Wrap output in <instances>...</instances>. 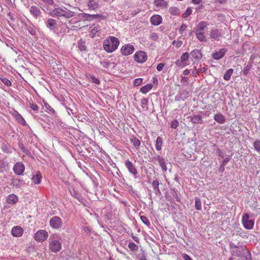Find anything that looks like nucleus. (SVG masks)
Here are the masks:
<instances>
[{
  "mask_svg": "<svg viewBox=\"0 0 260 260\" xmlns=\"http://www.w3.org/2000/svg\"><path fill=\"white\" fill-rule=\"evenodd\" d=\"M125 166L131 174H133L135 177L137 176L138 171L132 162L127 159L125 161Z\"/></svg>",
  "mask_w": 260,
  "mask_h": 260,
  "instance_id": "obj_10",
  "label": "nucleus"
},
{
  "mask_svg": "<svg viewBox=\"0 0 260 260\" xmlns=\"http://www.w3.org/2000/svg\"><path fill=\"white\" fill-rule=\"evenodd\" d=\"M5 162L3 160H0V171L5 168Z\"/></svg>",
  "mask_w": 260,
  "mask_h": 260,
  "instance_id": "obj_57",
  "label": "nucleus"
},
{
  "mask_svg": "<svg viewBox=\"0 0 260 260\" xmlns=\"http://www.w3.org/2000/svg\"><path fill=\"white\" fill-rule=\"evenodd\" d=\"M24 183L23 180L17 178H13L11 181V185L17 188H20Z\"/></svg>",
  "mask_w": 260,
  "mask_h": 260,
  "instance_id": "obj_21",
  "label": "nucleus"
},
{
  "mask_svg": "<svg viewBox=\"0 0 260 260\" xmlns=\"http://www.w3.org/2000/svg\"><path fill=\"white\" fill-rule=\"evenodd\" d=\"M29 12L30 14L36 19L42 17V12L40 8L36 6H32L29 8Z\"/></svg>",
  "mask_w": 260,
  "mask_h": 260,
  "instance_id": "obj_8",
  "label": "nucleus"
},
{
  "mask_svg": "<svg viewBox=\"0 0 260 260\" xmlns=\"http://www.w3.org/2000/svg\"><path fill=\"white\" fill-rule=\"evenodd\" d=\"M134 50V47L132 45L127 44L122 47L121 52L123 55L126 56L132 54Z\"/></svg>",
  "mask_w": 260,
  "mask_h": 260,
  "instance_id": "obj_11",
  "label": "nucleus"
},
{
  "mask_svg": "<svg viewBox=\"0 0 260 260\" xmlns=\"http://www.w3.org/2000/svg\"><path fill=\"white\" fill-rule=\"evenodd\" d=\"M49 14L52 17H63L69 19L75 16V12L67 9L66 7H56L50 10Z\"/></svg>",
  "mask_w": 260,
  "mask_h": 260,
  "instance_id": "obj_1",
  "label": "nucleus"
},
{
  "mask_svg": "<svg viewBox=\"0 0 260 260\" xmlns=\"http://www.w3.org/2000/svg\"><path fill=\"white\" fill-rule=\"evenodd\" d=\"M153 159L157 161L160 167L166 164L165 159L159 155H157L154 156Z\"/></svg>",
  "mask_w": 260,
  "mask_h": 260,
  "instance_id": "obj_32",
  "label": "nucleus"
},
{
  "mask_svg": "<svg viewBox=\"0 0 260 260\" xmlns=\"http://www.w3.org/2000/svg\"><path fill=\"white\" fill-rule=\"evenodd\" d=\"M162 22V18L159 15H154L150 18V22L153 25H158Z\"/></svg>",
  "mask_w": 260,
  "mask_h": 260,
  "instance_id": "obj_18",
  "label": "nucleus"
},
{
  "mask_svg": "<svg viewBox=\"0 0 260 260\" xmlns=\"http://www.w3.org/2000/svg\"><path fill=\"white\" fill-rule=\"evenodd\" d=\"M249 215L248 213L244 214L242 218V223L246 229L251 230L253 228L254 221L253 219H249Z\"/></svg>",
  "mask_w": 260,
  "mask_h": 260,
  "instance_id": "obj_4",
  "label": "nucleus"
},
{
  "mask_svg": "<svg viewBox=\"0 0 260 260\" xmlns=\"http://www.w3.org/2000/svg\"><path fill=\"white\" fill-rule=\"evenodd\" d=\"M169 11L173 15H178L180 13V10L176 7H170Z\"/></svg>",
  "mask_w": 260,
  "mask_h": 260,
  "instance_id": "obj_34",
  "label": "nucleus"
},
{
  "mask_svg": "<svg viewBox=\"0 0 260 260\" xmlns=\"http://www.w3.org/2000/svg\"><path fill=\"white\" fill-rule=\"evenodd\" d=\"M164 66H165V63H160L157 64L156 69L158 72H160L163 69Z\"/></svg>",
  "mask_w": 260,
  "mask_h": 260,
  "instance_id": "obj_56",
  "label": "nucleus"
},
{
  "mask_svg": "<svg viewBox=\"0 0 260 260\" xmlns=\"http://www.w3.org/2000/svg\"><path fill=\"white\" fill-rule=\"evenodd\" d=\"M232 248L234 249L232 251V255L237 257H240L243 254L244 249H246L245 247L239 248L235 244L232 245Z\"/></svg>",
  "mask_w": 260,
  "mask_h": 260,
  "instance_id": "obj_14",
  "label": "nucleus"
},
{
  "mask_svg": "<svg viewBox=\"0 0 260 260\" xmlns=\"http://www.w3.org/2000/svg\"><path fill=\"white\" fill-rule=\"evenodd\" d=\"M214 119L217 123L223 124L225 122V117L221 114H216L214 116Z\"/></svg>",
  "mask_w": 260,
  "mask_h": 260,
  "instance_id": "obj_23",
  "label": "nucleus"
},
{
  "mask_svg": "<svg viewBox=\"0 0 260 260\" xmlns=\"http://www.w3.org/2000/svg\"><path fill=\"white\" fill-rule=\"evenodd\" d=\"M48 237V233L47 231L41 230L38 231L35 235V239L38 242H43Z\"/></svg>",
  "mask_w": 260,
  "mask_h": 260,
  "instance_id": "obj_6",
  "label": "nucleus"
},
{
  "mask_svg": "<svg viewBox=\"0 0 260 260\" xmlns=\"http://www.w3.org/2000/svg\"><path fill=\"white\" fill-rule=\"evenodd\" d=\"M187 28V25L185 24H182L179 29V34H182L183 31L185 30Z\"/></svg>",
  "mask_w": 260,
  "mask_h": 260,
  "instance_id": "obj_51",
  "label": "nucleus"
},
{
  "mask_svg": "<svg viewBox=\"0 0 260 260\" xmlns=\"http://www.w3.org/2000/svg\"><path fill=\"white\" fill-rule=\"evenodd\" d=\"M46 108L50 111L51 113H54L55 111L53 108H52L49 105H46Z\"/></svg>",
  "mask_w": 260,
  "mask_h": 260,
  "instance_id": "obj_60",
  "label": "nucleus"
},
{
  "mask_svg": "<svg viewBox=\"0 0 260 260\" xmlns=\"http://www.w3.org/2000/svg\"><path fill=\"white\" fill-rule=\"evenodd\" d=\"M70 193L71 195L74 197L75 198L77 199L78 201H79L80 202H82L83 198L81 194L78 192L77 191H76L75 189H73L72 190H70Z\"/></svg>",
  "mask_w": 260,
  "mask_h": 260,
  "instance_id": "obj_27",
  "label": "nucleus"
},
{
  "mask_svg": "<svg viewBox=\"0 0 260 260\" xmlns=\"http://www.w3.org/2000/svg\"><path fill=\"white\" fill-rule=\"evenodd\" d=\"M231 158L230 157H226L225 158L222 162V166H224L226 165V164L230 161Z\"/></svg>",
  "mask_w": 260,
  "mask_h": 260,
  "instance_id": "obj_59",
  "label": "nucleus"
},
{
  "mask_svg": "<svg viewBox=\"0 0 260 260\" xmlns=\"http://www.w3.org/2000/svg\"><path fill=\"white\" fill-rule=\"evenodd\" d=\"M140 218L143 223H144L148 226H149L150 225L151 223L149 221V220L147 217L145 216H141Z\"/></svg>",
  "mask_w": 260,
  "mask_h": 260,
  "instance_id": "obj_42",
  "label": "nucleus"
},
{
  "mask_svg": "<svg viewBox=\"0 0 260 260\" xmlns=\"http://www.w3.org/2000/svg\"><path fill=\"white\" fill-rule=\"evenodd\" d=\"M2 148L3 151L5 153H10L12 152V151L11 150L10 148L6 144H3Z\"/></svg>",
  "mask_w": 260,
  "mask_h": 260,
  "instance_id": "obj_45",
  "label": "nucleus"
},
{
  "mask_svg": "<svg viewBox=\"0 0 260 260\" xmlns=\"http://www.w3.org/2000/svg\"><path fill=\"white\" fill-rule=\"evenodd\" d=\"M42 180V175L40 172H37L36 175H33L32 177V182L35 184H39Z\"/></svg>",
  "mask_w": 260,
  "mask_h": 260,
  "instance_id": "obj_24",
  "label": "nucleus"
},
{
  "mask_svg": "<svg viewBox=\"0 0 260 260\" xmlns=\"http://www.w3.org/2000/svg\"><path fill=\"white\" fill-rule=\"evenodd\" d=\"M46 25L50 30H54L57 25L56 21L52 18H49L46 22Z\"/></svg>",
  "mask_w": 260,
  "mask_h": 260,
  "instance_id": "obj_19",
  "label": "nucleus"
},
{
  "mask_svg": "<svg viewBox=\"0 0 260 260\" xmlns=\"http://www.w3.org/2000/svg\"><path fill=\"white\" fill-rule=\"evenodd\" d=\"M134 58L136 61L139 63H143L147 60V55L145 52L140 51L135 53Z\"/></svg>",
  "mask_w": 260,
  "mask_h": 260,
  "instance_id": "obj_7",
  "label": "nucleus"
},
{
  "mask_svg": "<svg viewBox=\"0 0 260 260\" xmlns=\"http://www.w3.org/2000/svg\"><path fill=\"white\" fill-rule=\"evenodd\" d=\"M29 105L30 108L34 111H38L39 107L35 104L33 103L29 102Z\"/></svg>",
  "mask_w": 260,
  "mask_h": 260,
  "instance_id": "obj_54",
  "label": "nucleus"
},
{
  "mask_svg": "<svg viewBox=\"0 0 260 260\" xmlns=\"http://www.w3.org/2000/svg\"><path fill=\"white\" fill-rule=\"evenodd\" d=\"M189 55H190L187 52H185L181 56L180 59L182 62H184L188 59Z\"/></svg>",
  "mask_w": 260,
  "mask_h": 260,
  "instance_id": "obj_44",
  "label": "nucleus"
},
{
  "mask_svg": "<svg viewBox=\"0 0 260 260\" xmlns=\"http://www.w3.org/2000/svg\"><path fill=\"white\" fill-rule=\"evenodd\" d=\"M252 66V62H249V63L244 67L243 72V74L246 75L251 69Z\"/></svg>",
  "mask_w": 260,
  "mask_h": 260,
  "instance_id": "obj_37",
  "label": "nucleus"
},
{
  "mask_svg": "<svg viewBox=\"0 0 260 260\" xmlns=\"http://www.w3.org/2000/svg\"><path fill=\"white\" fill-rule=\"evenodd\" d=\"M162 145V139L160 137H158L155 142V148L158 151L161 149Z\"/></svg>",
  "mask_w": 260,
  "mask_h": 260,
  "instance_id": "obj_31",
  "label": "nucleus"
},
{
  "mask_svg": "<svg viewBox=\"0 0 260 260\" xmlns=\"http://www.w3.org/2000/svg\"><path fill=\"white\" fill-rule=\"evenodd\" d=\"M182 45V41L181 40H178L176 42V47L177 48H178L181 47V46Z\"/></svg>",
  "mask_w": 260,
  "mask_h": 260,
  "instance_id": "obj_62",
  "label": "nucleus"
},
{
  "mask_svg": "<svg viewBox=\"0 0 260 260\" xmlns=\"http://www.w3.org/2000/svg\"><path fill=\"white\" fill-rule=\"evenodd\" d=\"M128 247L132 251L137 250L138 248V246L133 242H130L128 243Z\"/></svg>",
  "mask_w": 260,
  "mask_h": 260,
  "instance_id": "obj_43",
  "label": "nucleus"
},
{
  "mask_svg": "<svg viewBox=\"0 0 260 260\" xmlns=\"http://www.w3.org/2000/svg\"><path fill=\"white\" fill-rule=\"evenodd\" d=\"M233 72L234 70L232 69L228 70L223 76V79L226 81H229L230 79Z\"/></svg>",
  "mask_w": 260,
  "mask_h": 260,
  "instance_id": "obj_33",
  "label": "nucleus"
},
{
  "mask_svg": "<svg viewBox=\"0 0 260 260\" xmlns=\"http://www.w3.org/2000/svg\"><path fill=\"white\" fill-rule=\"evenodd\" d=\"M226 52L227 49L225 48H222L220 49L219 51L214 52L212 54V56L213 58V59L216 60H219L224 56Z\"/></svg>",
  "mask_w": 260,
  "mask_h": 260,
  "instance_id": "obj_13",
  "label": "nucleus"
},
{
  "mask_svg": "<svg viewBox=\"0 0 260 260\" xmlns=\"http://www.w3.org/2000/svg\"><path fill=\"white\" fill-rule=\"evenodd\" d=\"M216 154L220 157H223L224 156V153L221 149L219 148H217L216 150Z\"/></svg>",
  "mask_w": 260,
  "mask_h": 260,
  "instance_id": "obj_52",
  "label": "nucleus"
},
{
  "mask_svg": "<svg viewBox=\"0 0 260 260\" xmlns=\"http://www.w3.org/2000/svg\"><path fill=\"white\" fill-rule=\"evenodd\" d=\"M0 80L7 86H11L12 85L11 82L6 78L1 77Z\"/></svg>",
  "mask_w": 260,
  "mask_h": 260,
  "instance_id": "obj_40",
  "label": "nucleus"
},
{
  "mask_svg": "<svg viewBox=\"0 0 260 260\" xmlns=\"http://www.w3.org/2000/svg\"><path fill=\"white\" fill-rule=\"evenodd\" d=\"M18 145H19V148H20V149H21L23 152H25V151L26 149H25V147H24V145H23L22 143H19Z\"/></svg>",
  "mask_w": 260,
  "mask_h": 260,
  "instance_id": "obj_64",
  "label": "nucleus"
},
{
  "mask_svg": "<svg viewBox=\"0 0 260 260\" xmlns=\"http://www.w3.org/2000/svg\"><path fill=\"white\" fill-rule=\"evenodd\" d=\"M23 233V229L20 226H14L11 230L12 235L15 237H21Z\"/></svg>",
  "mask_w": 260,
  "mask_h": 260,
  "instance_id": "obj_16",
  "label": "nucleus"
},
{
  "mask_svg": "<svg viewBox=\"0 0 260 260\" xmlns=\"http://www.w3.org/2000/svg\"><path fill=\"white\" fill-rule=\"evenodd\" d=\"M210 37L211 39L219 40L221 36V30L217 28H212L210 31Z\"/></svg>",
  "mask_w": 260,
  "mask_h": 260,
  "instance_id": "obj_15",
  "label": "nucleus"
},
{
  "mask_svg": "<svg viewBox=\"0 0 260 260\" xmlns=\"http://www.w3.org/2000/svg\"><path fill=\"white\" fill-rule=\"evenodd\" d=\"M241 258L242 260H251L250 253L246 248L244 249Z\"/></svg>",
  "mask_w": 260,
  "mask_h": 260,
  "instance_id": "obj_26",
  "label": "nucleus"
},
{
  "mask_svg": "<svg viewBox=\"0 0 260 260\" xmlns=\"http://www.w3.org/2000/svg\"><path fill=\"white\" fill-rule=\"evenodd\" d=\"M100 64L103 67V68L107 69L109 68L110 63L108 60H104L103 61H101L100 62Z\"/></svg>",
  "mask_w": 260,
  "mask_h": 260,
  "instance_id": "obj_46",
  "label": "nucleus"
},
{
  "mask_svg": "<svg viewBox=\"0 0 260 260\" xmlns=\"http://www.w3.org/2000/svg\"><path fill=\"white\" fill-rule=\"evenodd\" d=\"M191 121L194 123H200L202 121V118L199 115L194 116L191 118Z\"/></svg>",
  "mask_w": 260,
  "mask_h": 260,
  "instance_id": "obj_41",
  "label": "nucleus"
},
{
  "mask_svg": "<svg viewBox=\"0 0 260 260\" xmlns=\"http://www.w3.org/2000/svg\"><path fill=\"white\" fill-rule=\"evenodd\" d=\"M130 141L137 149H138L140 147L141 142L135 136H133L131 137Z\"/></svg>",
  "mask_w": 260,
  "mask_h": 260,
  "instance_id": "obj_29",
  "label": "nucleus"
},
{
  "mask_svg": "<svg viewBox=\"0 0 260 260\" xmlns=\"http://www.w3.org/2000/svg\"><path fill=\"white\" fill-rule=\"evenodd\" d=\"M154 4L156 7L166 8L167 6L168 3L165 0H154Z\"/></svg>",
  "mask_w": 260,
  "mask_h": 260,
  "instance_id": "obj_28",
  "label": "nucleus"
},
{
  "mask_svg": "<svg viewBox=\"0 0 260 260\" xmlns=\"http://www.w3.org/2000/svg\"><path fill=\"white\" fill-rule=\"evenodd\" d=\"M78 48L81 51L86 50V46L85 45V42L84 40H80L78 42Z\"/></svg>",
  "mask_w": 260,
  "mask_h": 260,
  "instance_id": "obj_36",
  "label": "nucleus"
},
{
  "mask_svg": "<svg viewBox=\"0 0 260 260\" xmlns=\"http://www.w3.org/2000/svg\"><path fill=\"white\" fill-rule=\"evenodd\" d=\"M207 25L208 23L206 21H202L199 22L196 28L195 31L204 32L207 28Z\"/></svg>",
  "mask_w": 260,
  "mask_h": 260,
  "instance_id": "obj_20",
  "label": "nucleus"
},
{
  "mask_svg": "<svg viewBox=\"0 0 260 260\" xmlns=\"http://www.w3.org/2000/svg\"><path fill=\"white\" fill-rule=\"evenodd\" d=\"M142 81H143V79L142 78L136 79L134 81V85L136 86H138L142 83Z\"/></svg>",
  "mask_w": 260,
  "mask_h": 260,
  "instance_id": "obj_50",
  "label": "nucleus"
},
{
  "mask_svg": "<svg viewBox=\"0 0 260 260\" xmlns=\"http://www.w3.org/2000/svg\"><path fill=\"white\" fill-rule=\"evenodd\" d=\"M62 247L61 242L59 241L58 236L50 237L49 240V248L53 253L59 252Z\"/></svg>",
  "mask_w": 260,
  "mask_h": 260,
  "instance_id": "obj_3",
  "label": "nucleus"
},
{
  "mask_svg": "<svg viewBox=\"0 0 260 260\" xmlns=\"http://www.w3.org/2000/svg\"><path fill=\"white\" fill-rule=\"evenodd\" d=\"M190 58L192 60L193 59L200 60L202 58V54L198 49H194L192 50L190 53Z\"/></svg>",
  "mask_w": 260,
  "mask_h": 260,
  "instance_id": "obj_17",
  "label": "nucleus"
},
{
  "mask_svg": "<svg viewBox=\"0 0 260 260\" xmlns=\"http://www.w3.org/2000/svg\"><path fill=\"white\" fill-rule=\"evenodd\" d=\"M215 3L219 4H223L226 3L227 0H214Z\"/></svg>",
  "mask_w": 260,
  "mask_h": 260,
  "instance_id": "obj_61",
  "label": "nucleus"
},
{
  "mask_svg": "<svg viewBox=\"0 0 260 260\" xmlns=\"http://www.w3.org/2000/svg\"><path fill=\"white\" fill-rule=\"evenodd\" d=\"M153 87V85L151 83L148 84L142 87L140 89V91L143 93H147L150 91Z\"/></svg>",
  "mask_w": 260,
  "mask_h": 260,
  "instance_id": "obj_30",
  "label": "nucleus"
},
{
  "mask_svg": "<svg viewBox=\"0 0 260 260\" xmlns=\"http://www.w3.org/2000/svg\"><path fill=\"white\" fill-rule=\"evenodd\" d=\"M49 224L52 229H58L62 226V221L59 217L54 216L50 219Z\"/></svg>",
  "mask_w": 260,
  "mask_h": 260,
  "instance_id": "obj_5",
  "label": "nucleus"
},
{
  "mask_svg": "<svg viewBox=\"0 0 260 260\" xmlns=\"http://www.w3.org/2000/svg\"><path fill=\"white\" fill-rule=\"evenodd\" d=\"M150 38L152 40L156 41L158 39V37L156 32H152L151 34Z\"/></svg>",
  "mask_w": 260,
  "mask_h": 260,
  "instance_id": "obj_55",
  "label": "nucleus"
},
{
  "mask_svg": "<svg viewBox=\"0 0 260 260\" xmlns=\"http://www.w3.org/2000/svg\"><path fill=\"white\" fill-rule=\"evenodd\" d=\"M119 45L118 38L114 36L107 37L103 42V48L108 53H112L115 51Z\"/></svg>",
  "mask_w": 260,
  "mask_h": 260,
  "instance_id": "obj_2",
  "label": "nucleus"
},
{
  "mask_svg": "<svg viewBox=\"0 0 260 260\" xmlns=\"http://www.w3.org/2000/svg\"><path fill=\"white\" fill-rule=\"evenodd\" d=\"M182 256L184 260H192V258L186 253L182 254Z\"/></svg>",
  "mask_w": 260,
  "mask_h": 260,
  "instance_id": "obj_58",
  "label": "nucleus"
},
{
  "mask_svg": "<svg viewBox=\"0 0 260 260\" xmlns=\"http://www.w3.org/2000/svg\"><path fill=\"white\" fill-rule=\"evenodd\" d=\"M89 78L91 82L95 84H99L100 81L93 75H90Z\"/></svg>",
  "mask_w": 260,
  "mask_h": 260,
  "instance_id": "obj_48",
  "label": "nucleus"
},
{
  "mask_svg": "<svg viewBox=\"0 0 260 260\" xmlns=\"http://www.w3.org/2000/svg\"><path fill=\"white\" fill-rule=\"evenodd\" d=\"M99 2V0H89L87 5L88 9L92 11L97 10L100 7Z\"/></svg>",
  "mask_w": 260,
  "mask_h": 260,
  "instance_id": "obj_12",
  "label": "nucleus"
},
{
  "mask_svg": "<svg viewBox=\"0 0 260 260\" xmlns=\"http://www.w3.org/2000/svg\"><path fill=\"white\" fill-rule=\"evenodd\" d=\"M179 125V122L177 120H174L171 123V127L172 128H176L177 127H178Z\"/></svg>",
  "mask_w": 260,
  "mask_h": 260,
  "instance_id": "obj_49",
  "label": "nucleus"
},
{
  "mask_svg": "<svg viewBox=\"0 0 260 260\" xmlns=\"http://www.w3.org/2000/svg\"><path fill=\"white\" fill-rule=\"evenodd\" d=\"M253 146L257 152H260V140H256L253 143Z\"/></svg>",
  "mask_w": 260,
  "mask_h": 260,
  "instance_id": "obj_39",
  "label": "nucleus"
},
{
  "mask_svg": "<svg viewBox=\"0 0 260 260\" xmlns=\"http://www.w3.org/2000/svg\"><path fill=\"white\" fill-rule=\"evenodd\" d=\"M197 38L201 42H205L206 39L204 35V32L195 31Z\"/></svg>",
  "mask_w": 260,
  "mask_h": 260,
  "instance_id": "obj_35",
  "label": "nucleus"
},
{
  "mask_svg": "<svg viewBox=\"0 0 260 260\" xmlns=\"http://www.w3.org/2000/svg\"><path fill=\"white\" fill-rule=\"evenodd\" d=\"M19 116L20 117V119L19 120V123L22 125H24L25 123V120L21 117L20 115H19Z\"/></svg>",
  "mask_w": 260,
  "mask_h": 260,
  "instance_id": "obj_63",
  "label": "nucleus"
},
{
  "mask_svg": "<svg viewBox=\"0 0 260 260\" xmlns=\"http://www.w3.org/2000/svg\"><path fill=\"white\" fill-rule=\"evenodd\" d=\"M25 170V166L21 162H16L13 167V171L17 175H22Z\"/></svg>",
  "mask_w": 260,
  "mask_h": 260,
  "instance_id": "obj_9",
  "label": "nucleus"
},
{
  "mask_svg": "<svg viewBox=\"0 0 260 260\" xmlns=\"http://www.w3.org/2000/svg\"><path fill=\"white\" fill-rule=\"evenodd\" d=\"M7 201L8 204L14 205L18 202V198L15 194H11L7 197Z\"/></svg>",
  "mask_w": 260,
  "mask_h": 260,
  "instance_id": "obj_22",
  "label": "nucleus"
},
{
  "mask_svg": "<svg viewBox=\"0 0 260 260\" xmlns=\"http://www.w3.org/2000/svg\"><path fill=\"white\" fill-rule=\"evenodd\" d=\"M192 13V10L190 7H188L184 13L183 14L182 17L183 18H186L189 16Z\"/></svg>",
  "mask_w": 260,
  "mask_h": 260,
  "instance_id": "obj_47",
  "label": "nucleus"
},
{
  "mask_svg": "<svg viewBox=\"0 0 260 260\" xmlns=\"http://www.w3.org/2000/svg\"><path fill=\"white\" fill-rule=\"evenodd\" d=\"M152 186L153 187L154 190L156 195H159L161 194V192L159 188V182L157 180H155L152 182Z\"/></svg>",
  "mask_w": 260,
  "mask_h": 260,
  "instance_id": "obj_25",
  "label": "nucleus"
},
{
  "mask_svg": "<svg viewBox=\"0 0 260 260\" xmlns=\"http://www.w3.org/2000/svg\"><path fill=\"white\" fill-rule=\"evenodd\" d=\"M194 69L196 70V74H198L200 72L204 73L207 71V69L205 67H201L198 69H197L195 67Z\"/></svg>",
  "mask_w": 260,
  "mask_h": 260,
  "instance_id": "obj_53",
  "label": "nucleus"
},
{
  "mask_svg": "<svg viewBox=\"0 0 260 260\" xmlns=\"http://www.w3.org/2000/svg\"><path fill=\"white\" fill-rule=\"evenodd\" d=\"M195 208L197 210H200L202 208L201 199L199 198H195Z\"/></svg>",
  "mask_w": 260,
  "mask_h": 260,
  "instance_id": "obj_38",
  "label": "nucleus"
}]
</instances>
